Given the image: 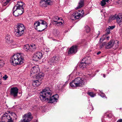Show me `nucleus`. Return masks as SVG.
Masks as SVG:
<instances>
[{
    "label": "nucleus",
    "instance_id": "f257e3e1",
    "mask_svg": "<svg viewBox=\"0 0 122 122\" xmlns=\"http://www.w3.org/2000/svg\"><path fill=\"white\" fill-rule=\"evenodd\" d=\"M52 92L50 88L46 87L42 89L40 93V98L42 101H49L51 103H54L56 102L59 98L57 94L52 96Z\"/></svg>",
    "mask_w": 122,
    "mask_h": 122
},
{
    "label": "nucleus",
    "instance_id": "f03ea898",
    "mask_svg": "<svg viewBox=\"0 0 122 122\" xmlns=\"http://www.w3.org/2000/svg\"><path fill=\"white\" fill-rule=\"evenodd\" d=\"M23 55L22 53H18L14 55L10 61V63L14 65H21L23 62Z\"/></svg>",
    "mask_w": 122,
    "mask_h": 122
},
{
    "label": "nucleus",
    "instance_id": "7ed1b4c3",
    "mask_svg": "<svg viewBox=\"0 0 122 122\" xmlns=\"http://www.w3.org/2000/svg\"><path fill=\"white\" fill-rule=\"evenodd\" d=\"M47 25L46 22L43 20H40L35 21L34 26L35 29L38 31H42L46 28Z\"/></svg>",
    "mask_w": 122,
    "mask_h": 122
},
{
    "label": "nucleus",
    "instance_id": "20e7f679",
    "mask_svg": "<svg viewBox=\"0 0 122 122\" xmlns=\"http://www.w3.org/2000/svg\"><path fill=\"white\" fill-rule=\"evenodd\" d=\"M39 67L37 65L35 66L32 67L31 69L30 76L36 79L41 78L43 77L44 76V74L41 72L39 73Z\"/></svg>",
    "mask_w": 122,
    "mask_h": 122
},
{
    "label": "nucleus",
    "instance_id": "39448f33",
    "mask_svg": "<svg viewBox=\"0 0 122 122\" xmlns=\"http://www.w3.org/2000/svg\"><path fill=\"white\" fill-rule=\"evenodd\" d=\"M14 33L15 36L18 37H20L23 35L25 28V26L22 24L17 23L14 27Z\"/></svg>",
    "mask_w": 122,
    "mask_h": 122
},
{
    "label": "nucleus",
    "instance_id": "423d86ee",
    "mask_svg": "<svg viewBox=\"0 0 122 122\" xmlns=\"http://www.w3.org/2000/svg\"><path fill=\"white\" fill-rule=\"evenodd\" d=\"M85 82L82 78L78 77L75 78L70 83V86L72 87H81L84 85Z\"/></svg>",
    "mask_w": 122,
    "mask_h": 122
},
{
    "label": "nucleus",
    "instance_id": "0eeeda50",
    "mask_svg": "<svg viewBox=\"0 0 122 122\" xmlns=\"http://www.w3.org/2000/svg\"><path fill=\"white\" fill-rule=\"evenodd\" d=\"M16 115L15 113H12L11 114L5 113L3 116V118L7 119L8 122H13L15 118L16 119Z\"/></svg>",
    "mask_w": 122,
    "mask_h": 122
},
{
    "label": "nucleus",
    "instance_id": "6e6552de",
    "mask_svg": "<svg viewBox=\"0 0 122 122\" xmlns=\"http://www.w3.org/2000/svg\"><path fill=\"white\" fill-rule=\"evenodd\" d=\"M17 6L18 8H17L16 10L19 15H20L22 14L24 12V9L23 7L25 6V5L21 1H18L17 4L15 6L16 7Z\"/></svg>",
    "mask_w": 122,
    "mask_h": 122
},
{
    "label": "nucleus",
    "instance_id": "1a4fd4ad",
    "mask_svg": "<svg viewBox=\"0 0 122 122\" xmlns=\"http://www.w3.org/2000/svg\"><path fill=\"white\" fill-rule=\"evenodd\" d=\"M32 118L31 113H28L25 114L23 117V119L21 120L19 122H29Z\"/></svg>",
    "mask_w": 122,
    "mask_h": 122
},
{
    "label": "nucleus",
    "instance_id": "9d476101",
    "mask_svg": "<svg viewBox=\"0 0 122 122\" xmlns=\"http://www.w3.org/2000/svg\"><path fill=\"white\" fill-rule=\"evenodd\" d=\"M80 11H78L75 12L72 14L71 16V19L72 20H74L76 19H79L81 16H82L84 13L83 11V10L81 11V13L82 14V15L78 12H80Z\"/></svg>",
    "mask_w": 122,
    "mask_h": 122
},
{
    "label": "nucleus",
    "instance_id": "9b49d317",
    "mask_svg": "<svg viewBox=\"0 0 122 122\" xmlns=\"http://www.w3.org/2000/svg\"><path fill=\"white\" fill-rule=\"evenodd\" d=\"M18 89L16 87H13L11 88L10 91V95L14 97H16L18 96Z\"/></svg>",
    "mask_w": 122,
    "mask_h": 122
},
{
    "label": "nucleus",
    "instance_id": "f8f14e48",
    "mask_svg": "<svg viewBox=\"0 0 122 122\" xmlns=\"http://www.w3.org/2000/svg\"><path fill=\"white\" fill-rule=\"evenodd\" d=\"M59 58L58 56H54L51 58L48 61V63L51 65H54L59 61Z\"/></svg>",
    "mask_w": 122,
    "mask_h": 122
},
{
    "label": "nucleus",
    "instance_id": "ddd939ff",
    "mask_svg": "<svg viewBox=\"0 0 122 122\" xmlns=\"http://www.w3.org/2000/svg\"><path fill=\"white\" fill-rule=\"evenodd\" d=\"M59 58L58 56H54L51 58L48 61V63L51 65H54L59 61Z\"/></svg>",
    "mask_w": 122,
    "mask_h": 122
},
{
    "label": "nucleus",
    "instance_id": "4468645a",
    "mask_svg": "<svg viewBox=\"0 0 122 122\" xmlns=\"http://www.w3.org/2000/svg\"><path fill=\"white\" fill-rule=\"evenodd\" d=\"M42 54L41 52H37L33 56V60L35 61H37L42 58Z\"/></svg>",
    "mask_w": 122,
    "mask_h": 122
},
{
    "label": "nucleus",
    "instance_id": "2eb2a0df",
    "mask_svg": "<svg viewBox=\"0 0 122 122\" xmlns=\"http://www.w3.org/2000/svg\"><path fill=\"white\" fill-rule=\"evenodd\" d=\"M122 13H119L117 15L116 17V19L120 27H122Z\"/></svg>",
    "mask_w": 122,
    "mask_h": 122
},
{
    "label": "nucleus",
    "instance_id": "dca6fc26",
    "mask_svg": "<svg viewBox=\"0 0 122 122\" xmlns=\"http://www.w3.org/2000/svg\"><path fill=\"white\" fill-rule=\"evenodd\" d=\"M77 51V46L74 45L72 46L68 51V54L69 55L72 54H75Z\"/></svg>",
    "mask_w": 122,
    "mask_h": 122
},
{
    "label": "nucleus",
    "instance_id": "f3484780",
    "mask_svg": "<svg viewBox=\"0 0 122 122\" xmlns=\"http://www.w3.org/2000/svg\"><path fill=\"white\" fill-rule=\"evenodd\" d=\"M42 78L43 77H42L41 78L36 79V80L33 81L32 83L33 85L36 87L39 86L42 83L41 80Z\"/></svg>",
    "mask_w": 122,
    "mask_h": 122
},
{
    "label": "nucleus",
    "instance_id": "a211bd4d",
    "mask_svg": "<svg viewBox=\"0 0 122 122\" xmlns=\"http://www.w3.org/2000/svg\"><path fill=\"white\" fill-rule=\"evenodd\" d=\"M82 61L86 63L87 65L91 62V57L89 56H86L82 60Z\"/></svg>",
    "mask_w": 122,
    "mask_h": 122
},
{
    "label": "nucleus",
    "instance_id": "6ab92c4d",
    "mask_svg": "<svg viewBox=\"0 0 122 122\" xmlns=\"http://www.w3.org/2000/svg\"><path fill=\"white\" fill-rule=\"evenodd\" d=\"M113 40H112L110 41L108 43L106 42V49H109L112 48L113 46Z\"/></svg>",
    "mask_w": 122,
    "mask_h": 122
},
{
    "label": "nucleus",
    "instance_id": "aec40b11",
    "mask_svg": "<svg viewBox=\"0 0 122 122\" xmlns=\"http://www.w3.org/2000/svg\"><path fill=\"white\" fill-rule=\"evenodd\" d=\"M109 36H107L106 35H104L100 39V42L102 43L104 40H109Z\"/></svg>",
    "mask_w": 122,
    "mask_h": 122
},
{
    "label": "nucleus",
    "instance_id": "412c9836",
    "mask_svg": "<svg viewBox=\"0 0 122 122\" xmlns=\"http://www.w3.org/2000/svg\"><path fill=\"white\" fill-rule=\"evenodd\" d=\"M5 40L6 43L8 44H10L13 42V40L10 39V36L8 35L6 36Z\"/></svg>",
    "mask_w": 122,
    "mask_h": 122
},
{
    "label": "nucleus",
    "instance_id": "4be33fe9",
    "mask_svg": "<svg viewBox=\"0 0 122 122\" xmlns=\"http://www.w3.org/2000/svg\"><path fill=\"white\" fill-rule=\"evenodd\" d=\"M18 6L17 7L14 6L13 9V13L14 15L15 16H18V15H19V14H18V12L17 11L16 8H18Z\"/></svg>",
    "mask_w": 122,
    "mask_h": 122
},
{
    "label": "nucleus",
    "instance_id": "5701e85b",
    "mask_svg": "<svg viewBox=\"0 0 122 122\" xmlns=\"http://www.w3.org/2000/svg\"><path fill=\"white\" fill-rule=\"evenodd\" d=\"M112 44V48L114 49H116L118 47V41L117 40H113Z\"/></svg>",
    "mask_w": 122,
    "mask_h": 122
},
{
    "label": "nucleus",
    "instance_id": "b1692460",
    "mask_svg": "<svg viewBox=\"0 0 122 122\" xmlns=\"http://www.w3.org/2000/svg\"><path fill=\"white\" fill-rule=\"evenodd\" d=\"M30 51H34L36 49V45L34 44H30Z\"/></svg>",
    "mask_w": 122,
    "mask_h": 122
},
{
    "label": "nucleus",
    "instance_id": "393cba45",
    "mask_svg": "<svg viewBox=\"0 0 122 122\" xmlns=\"http://www.w3.org/2000/svg\"><path fill=\"white\" fill-rule=\"evenodd\" d=\"M88 65L84 62L82 61V60L81 61L80 64V67L82 69H84V68L86 67Z\"/></svg>",
    "mask_w": 122,
    "mask_h": 122
},
{
    "label": "nucleus",
    "instance_id": "a878e982",
    "mask_svg": "<svg viewBox=\"0 0 122 122\" xmlns=\"http://www.w3.org/2000/svg\"><path fill=\"white\" fill-rule=\"evenodd\" d=\"M84 5L83 0H81L79 2L78 5V6L76 8V9L80 8L82 7Z\"/></svg>",
    "mask_w": 122,
    "mask_h": 122
},
{
    "label": "nucleus",
    "instance_id": "bb28decb",
    "mask_svg": "<svg viewBox=\"0 0 122 122\" xmlns=\"http://www.w3.org/2000/svg\"><path fill=\"white\" fill-rule=\"evenodd\" d=\"M10 0H1V3L3 6H5L10 2Z\"/></svg>",
    "mask_w": 122,
    "mask_h": 122
},
{
    "label": "nucleus",
    "instance_id": "cd10ccee",
    "mask_svg": "<svg viewBox=\"0 0 122 122\" xmlns=\"http://www.w3.org/2000/svg\"><path fill=\"white\" fill-rule=\"evenodd\" d=\"M23 48L25 50L28 52L30 51V46L28 44L25 45L24 47Z\"/></svg>",
    "mask_w": 122,
    "mask_h": 122
},
{
    "label": "nucleus",
    "instance_id": "c85d7f7f",
    "mask_svg": "<svg viewBox=\"0 0 122 122\" xmlns=\"http://www.w3.org/2000/svg\"><path fill=\"white\" fill-rule=\"evenodd\" d=\"M45 2L44 0H42L40 3V6L42 7H46L47 5Z\"/></svg>",
    "mask_w": 122,
    "mask_h": 122
},
{
    "label": "nucleus",
    "instance_id": "c756f323",
    "mask_svg": "<svg viewBox=\"0 0 122 122\" xmlns=\"http://www.w3.org/2000/svg\"><path fill=\"white\" fill-rule=\"evenodd\" d=\"M61 18H59L58 16L54 17L53 18V21L55 22L56 23L58 21V20H59Z\"/></svg>",
    "mask_w": 122,
    "mask_h": 122
},
{
    "label": "nucleus",
    "instance_id": "7c9ffc66",
    "mask_svg": "<svg viewBox=\"0 0 122 122\" xmlns=\"http://www.w3.org/2000/svg\"><path fill=\"white\" fill-rule=\"evenodd\" d=\"M10 45V46L11 48H13L17 47V46L14 42H13V41L11 43L9 44Z\"/></svg>",
    "mask_w": 122,
    "mask_h": 122
},
{
    "label": "nucleus",
    "instance_id": "2f4dec72",
    "mask_svg": "<svg viewBox=\"0 0 122 122\" xmlns=\"http://www.w3.org/2000/svg\"><path fill=\"white\" fill-rule=\"evenodd\" d=\"M106 42H104L103 43L101 44L99 46L100 48V49L103 48L104 47V46L106 48Z\"/></svg>",
    "mask_w": 122,
    "mask_h": 122
},
{
    "label": "nucleus",
    "instance_id": "473e14b6",
    "mask_svg": "<svg viewBox=\"0 0 122 122\" xmlns=\"http://www.w3.org/2000/svg\"><path fill=\"white\" fill-rule=\"evenodd\" d=\"M47 5L52 4V1L51 0H44Z\"/></svg>",
    "mask_w": 122,
    "mask_h": 122
},
{
    "label": "nucleus",
    "instance_id": "72a5a7b5",
    "mask_svg": "<svg viewBox=\"0 0 122 122\" xmlns=\"http://www.w3.org/2000/svg\"><path fill=\"white\" fill-rule=\"evenodd\" d=\"M87 93L90 96L92 97H93L95 96V94H94L92 92H87Z\"/></svg>",
    "mask_w": 122,
    "mask_h": 122
},
{
    "label": "nucleus",
    "instance_id": "f704fd0d",
    "mask_svg": "<svg viewBox=\"0 0 122 122\" xmlns=\"http://www.w3.org/2000/svg\"><path fill=\"white\" fill-rule=\"evenodd\" d=\"M85 30L86 32L88 33L90 32V29L88 26H85Z\"/></svg>",
    "mask_w": 122,
    "mask_h": 122
},
{
    "label": "nucleus",
    "instance_id": "c9c22d12",
    "mask_svg": "<svg viewBox=\"0 0 122 122\" xmlns=\"http://www.w3.org/2000/svg\"><path fill=\"white\" fill-rule=\"evenodd\" d=\"M4 64V61L3 60H0V67L3 66Z\"/></svg>",
    "mask_w": 122,
    "mask_h": 122
},
{
    "label": "nucleus",
    "instance_id": "e433bc0d",
    "mask_svg": "<svg viewBox=\"0 0 122 122\" xmlns=\"http://www.w3.org/2000/svg\"><path fill=\"white\" fill-rule=\"evenodd\" d=\"M56 24L58 26L62 25L63 26V23L62 22H58L57 21L56 23Z\"/></svg>",
    "mask_w": 122,
    "mask_h": 122
},
{
    "label": "nucleus",
    "instance_id": "4c0bfd02",
    "mask_svg": "<svg viewBox=\"0 0 122 122\" xmlns=\"http://www.w3.org/2000/svg\"><path fill=\"white\" fill-rule=\"evenodd\" d=\"M107 117L109 118H111L113 117V115L111 113H110L109 114H107Z\"/></svg>",
    "mask_w": 122,
    "mask_h": 122
},
{
    "label": "nucleus",
    "instance_id": "58836bf2",
    "mask_svg": "<svg viewBox=\"0 0 122 122\" xmlns=\"http://www.w3.org/2000/svg\"><path fill=\"white\" fill-rule=\"evenodd\" d=\"M115 27V25L109 26L108 27V28L111 30L114 28Z\"/></svg>",
    "mask_w": 122,
    "mask_h": 122
},
{
    "label": "nucleus",
    "instance_id": "ea45409f",
    "mask_svg": "<svg viewBox=\"0 0 122 122\" xmlns=\"http://www.w3.org/2000/svg\"><path fill=\"white\" fill-rule=\"evenodd\" d=\"M110 30L109 29H108V28L106 29V34L105 35H106L109 34L110 32Z\"/></svg>",
    "mask_w": 122,
    "mask_h": 122
},
{
    "label": "nucleus",
    "instance_id": "a19ab883",
    "mask_svg": "<svg viewBox=\"0 0 122 122\" xmlns=\"http://www.w3.org/2000/svg\"><path fill=\"white\" fill-rule=\"evenodd\" d=\"M101 4L102 6H103L106 4V3L105 2V0H102L101 2Z\"/></svg>",
    "mask_w": 122,
    "mask_h": 122
},
{
    "label": "nucleus",
    "instance_id": "79ce46f5",
    "mask_svg": "<svg viewBox=\"0 0 122 122\" xmlns=\"http://www.w3.org/2000/svg\"><path fill=\"white\" fill-rule=\"evenodd\" d=\"M117 15H115L114 16H112L110 17V19L112 20H114L116 19V17L117 16Z\"/></svg>",
    "mask_w": 122,
    "mask_h": 122
},
{
    "label": "nucleus",
    "instance_id": "37998d69",
    "mask_svg": "<svg viewBox=\"0 0 122 122\" xmlns=\"http://www.w3.org/2000/svg\"><path fill=\"white\" fill-rule=\"evenodd\" d=\"M8 77V76H7L6 75H5L4 76H3V78L4 80H5Z\"/></svg>",
    "mask_w": 122,
    "mask_h": 122
},
{
    "label": "nucleus",
    "instance_id": "c03bdc74",
    "mask_svg": "<svg viewBox=\"0 0 122 122\" xmlns=\"http://www.w3.org/2000/svg\"><path fill=\"white\" fill-rule=\"evenodd\" d=\"M100 95L102 97H105L106 96L105 94L103 93H101V94Z\"/></svg>",
    "mask_w": 122,
    "mask_h": 122
},
{
    "label": "nucleus",
    "instance_id": "a18cd8bd",
    "mask_svg": "<svg viewBox=\"0 0 122 122\" xmlns=\"http://www.w3.org/2000/svg\"><path fill=\"white\" fill-rule=\"evenodd\" d=\"M117 122H122V119H119L118 120H117Z\"/></svg>",
    "mask_w": 122,
    "mask_h": 122
},
{
    "label": "nucleus",
    "instance_id": "49530a36",
    "mask_svg": "<svg viewBox=\"0 0 122 122\" xmlns=\"http://www.w3.org/2000/svg\"><path fill=\"white\" fill-rule=\"evenodd\" d=\"M119 33L120 35H122V28L120 30Z\"/></svg>",
    "mask_w": 122,
    "mask_h": 122
},
{
    "label": "nucleus",
    "instance_id": "de8ad7c7",
    "mask_svg": "<svg viewBox=\"0 0 122 122\" xmlns=\"http://www.w3.org/2000/svg\"><path fill=\"white\" fill-rule=\"evenodd\" d=\"M101 53V52L100 51H99L97 53V55H98L99 54H100Z\"/></svg>",
    "mask_w": 122,
    "mask_h": 122
},
{
    "label": "nucleus",
    "instance_id": "09e8293b",
    "mask_svg": "<svg viewBox=\"0 0 122 122\" xmlns=\"http://www.w3.org/2000/svg\"><path fill=\"white\" fill-rule=\"evenodd\" d=\"M105 2H108L109 1V0H105Z\"/></svg>",
    "mask_w": 122,
    "mask_h": 122
},
{
    "label": "nucleus",
    "instance_id": "8fccbe9b",
    "mask_svg": "<svg viewBox=\"0 0 122 122\" xmlns=\"http://www.w3.org/2000/svg\"><path fill=\"white\" fill-rule=\"evenodd\" d=\"M88 75H89V76H90L91 75V73H90V74H88Z\"/></svg>",
    "mask_w": 122,
    "mask_h": 122
},
{
    "label": "nucleus",
    "instance_id": "3c124183",
    "mask_svg": "<svg viewBox=\"0 0 122 122\" xmlns=\"http://www.w3.org/2000/svg\"><path fill=\"white\" fill-rule=\"evenodd\" d=\"M103 77H105V75L104 74H103Z\"/></svg>",
    "mask_w": 122,
    "mask_h": 122
},
{
    "label": "nucleus",
    "instance_id": "603ef678",
    "mask_svg": "<svg viewBox=\"0 0 122 122\" xmlns=\"http://www.w3.org/2000/svg\"><path fill=\"white\" fill-rule=\"evenodd\" d=\"M1 82L0 81V84H1Z\"/></svg>",
    "mask_w": 122,
    "mask_h": 122
}]
</instances>
